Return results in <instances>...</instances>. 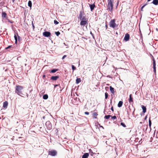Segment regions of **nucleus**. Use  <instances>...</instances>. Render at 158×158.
<instances>
[{
    "instance_id": "nucleus-39",
    "label": "nucleus",
    "mask_w": 158,
    "mask_h": 158,
    "mask_svg": "<svg viewBox=\"0 0 158 158\" xmlns=\"http://www.w3.org/2000/svg\"><path fill=\"white\" fill-rule=\"evenodd\" d=\"M85 114L87 115H89V112H85Z\"/></svg>"
},
{
    "instance_id": "nucleus-42",
    "label": "nucleus",
    "mask_w": 158,
    "mask_h": 158,
    "mask_svg": "<svg viewBox=\"0 0 158 158\" xmlns=\"http://www.w3.org/2000/svg\"><path fill=\"white\" fill-rule=\"evenodd\" d=\"M90 34L91 35L93 36V34L92 33L91 31H90Z\"/></svg>"
},
{
    "instance_id": "nucleus-15",
    "label": "nucleus",
    "mask_w": 158,
    "mask_h": 158,
    "mask_svg": "<svg viewBox=\"0 0 158 158\" xmlns=\"http://www.w3.org/2000/svg\"><path fill=\"white\" fill-rule=\"evenodd\" d=\"M110 89L111 93L113 94H114L115 91H114V89L111 86H110Z\"/></svg>"
},
{
    "instance_id": "nucleus-16",
    "label": "nucleus",
    "mask_w": 158,
    "mask_h": 158,
    "mask_svg": "<svg viewBox=\"0 0 158 158\" xmlns=\"http://www.w3.org/2000/svg\"><path fill=\"white\" fill-rule=\"evenodd\" d=\"M152 3L156 5H158V0H153Z\"/></svg>"
},
{
    "instance_id": "nucleus-36",
    "label": "nucleus",
    "mask_w": 158,
    "mask_h": 158,
    "mask_svg": "<svg viewBox=\"0 0 158 158\" xmlns=\"http://www.w3.org/2000/svg\"><path fill=\"white\" fill-rule=\"evenodd\" d=\"M7 21H8V22H10L11 23H13V22L10 20H9V19H7Z\"/></svg>"
},
{
    "instance_id": "nucleus-28",
    "label": "nucleus",
    "mask_w": 158,
    "mask_h": 158,
    "mask_svg": "<svg viewBox=\"0 0 158 158\" xmlns=\"http://www.w3.org/2000/svg\"><path fill=\"white\" fill-rule=\"evenodd\" d=\"M108 97V94L107 92L105 93V99H107Z\"/></svg>"
},
{
    "instance_id": "nucleus-8",
    "label": "nucleus",
    "mask_w": 158,
    "mask_h": 158,
    "mask_svg": "<svg viewBox=\"0 0 158 158\" xmlns=\"http://www.w3.org/2000/svg\"><path fill=\"white\" fill-rule=\"evenodd\" d=\"M88 24L87 20H82L80 22V25L81 26H85Z\"/></svg>"
},
{
    "instance_id": "nucleus-12",
    "label": "nucleus",
    "mask_w": 158,
    "mask_h": 158,
    "mask_svg": "<svg viewBox=\"0 0 158 158\" xmlns=\"http://www.w3.org/2000/svg\"><path fill=\"white\" fill-rule=\"evenodd\" d=\"M59 77L58 76H53L51 77V79L53 80L56 81L57 80Z\"/></svg>"
},
{
    "instance_id": "nucleus-48",
    "label": "nucleus",
    "mask_w": 158,
    "mask_h": 158,
    "mask_svg": "<svg viewBox=\"0 0 158 158\" xmlns=\"http://www.w3.org/2000/svg\"><path fill=\"white\" fill-rule=\"evenodd\" d=\"M58 86V85H55V87H56V86Z\"/></svg>"
},
{
    "instance_id": "nucleus-5",
    "label": "nucleus",
    "mask_w": 158,
    "mask_h": 158,
    "mask_svg": "<svg viewBox=\"0 0 158 158\" xmlns=\"http://www.w3.org/2000/svg\"><path fill=\"white\" fill-rule=\"evenodd\" d=\"M48 154L49 155L52 156H55L57 155V152L55 150H52L50 151H49Z\"/></svg>"
},
{
    "instance_id": "nucleus-40",
    "label": "nucleus",
    "mask_w": 158,
    "mask_h": 158,
    "mask_svg": "<svg viewBox=\"0 0 158 158\" xmlns=\"http://www.w3.org/2000/svg\"><path fill=\"white\" fill-rule=\"evenodd\" d=\"M66 57V55H64V56H63V57H62V59H64V58L65 57Z\"/></svg>"
},
{
    "instance_id": "nucleus-35",
    "label": "nucleus",
    "mask_w": 158,
    "mask_h": 158,
    "mask_svg": "<svg viewBox=\"0 0 158 158\" xmlns=\"http://www.w3.org/2000/svg\"><path fill=\"white\" fill-rule=\"evenodd\" d=\"M111 118L112 119H115L116 118V117L115 116H113Z\"/></svg>"
},
{
    "instance_id": "nucleus-1",
    "label": "nucleus",
    "mask_w": 158,
    "mask_h": 158,
    "mask_svg": "<svg viewBox=\"0 0 158 158\" xmlns=\"http://www.w3.org/2000/svg\"><path fill=\"white\" fill-rule=\"evenodd\" d=\"M23 88V87L20 85H17L15 87V92L18 95L22 96L21 94H23L22 90Z\"/></svg>"
},
{
    "instance_id": "nucleus-52",
    "label": "nucleus",
    "mask_w": 158,
    "mask_h": 158,
    "mask_svg": "<svg viewBox=\"0 0 158 158\" xmlns=\"http://www.w3.org/2000/svg\"><path fill=\"white\" fill-rule=\"evenodd\" d=\"M33 27H34V26L33 25Z\"/></svg>"
},
{
    "instance_id": "nucleus-19",
    "label": "nucleus",
    "mask_w": 158,
    "mask_h": 158,
    "mask_svg": "<svg viewBox=\"0 0 158 158\" xmlns=\"http://www.w3.org/2000/svg\"><path fill=\"white\" fill-rule=\"evenodd\" d=\"M7 14L6 13L4 12H2V17L3 18H6V17Z\"/></svg>"
},
{
    "instance_id": "nucleus-44",
    "label": "nucleus",
    "mask_w": 158,
    "mask_h": 158,
    "mask_svg": "<svg viewBox=\"0 0 158 158\" xmlns=\"http://www.w3.org/2000/svg\"><path fill=\"white\" fill-rule=\"evenodd\" d=\"M42 118H43V119H45V116H43V117H42Z\"/></svg>"
},
{
    "instance_id": "nucleus-14",
    "label": "nucleus",
    "mask_w": 158,
    "mask_h": 158,
    "mask_svg": "<svg viewBox=\"0 0 158 158\" xmlns=\"http://www.w3.org/2000/svg\"><path fill=\"white\" fill-rule=\"evenodd\" d=\"M128 101L130 103H131L132 102H133V98L132 97L131 94H130L129 96V98Z\"/></svg>"
},
{
    "instance_id": "nucleus-23",
    "label": "nucleus",
    "mask_w": 158,
    "mask_h": 158,
    "mask_svg": "<svg viewBox=\"0 0 158 158\" xmlns=\"http://www.w3.org/2000/svg\"><path fill=\"white\" fill-rule=\"evenodd\" d=\"M48 98V96L47 94H44L43 96V98L44 99H47Z\"/></svg>"
},
{
    "instance_id": "nucleus-22",
    "label": "nucleus",
    "mask_w": 158,
    "mask_h": 158,
    "mask_svg": "<svg viewBox=\"0 0 158 158\" xmlns=\"http://www.w3.org/2000/svg\"><path fill=\"white\" fill-rule=\"evenodd\" d=\"M81 82V79L80 78H77L76 80V83L78 84Z\"/></svg>"
},
{
    "instance_id": "nucleus-32",
    "label": "nucleus",
    "mask_w": 158,
    "mask_h": 158,
    "mask_svg": "<svg viewBox=\"0 0 158 158\" xmlns=\"http://www.w3.org/2000/svg\"><path fill=\"white\" fill-rule=\"evenodd\" d=\"M151 124H152L151 121L150 119H149V125L150 127H151Z\"/></svg>"
},
{
    "instance_id": "nucleus-30",
    "label": "nucleus",
    "mask_w": 158,
    "mask_h": 158,
    "mask_svg": "<svg viewBox=\"0 0 158 158\" xmlns=\"http://www.w3.org/2000/svg\"><path fill=\"white\" fill-rule=\"evenodd\" d=\"M55 34L57 36H58L60 34V33L59 31H57L55 32Z\"/></svg>"
},
{
    "instance_id": "nucleus-20",
    "label": "nucleus",
    "mask_w": 158,
    "mask_h": 158,
    "mask_svg": "<svg viewBox=\"0 0 158 158\" xmlns=\"http://www.w3.org/2000/svg\"><path fill=\"white\" fill-rule=\"evenodd\" d=\"M123 102L122 101H120L118 104V107H121L123 105Z\"/></svg>"
},
{
    "instance_id": "nucleus-9",
    "label": "nucleus",
    "mask_w": 158,
    "mask_h": 158,
    "mask_svg": "<svg viewBox=\"0 0 158 158\" xmlns=\"http://www.w3.org/2000/svg\"><path fill=\"white\" fill-rule=\"evenodd\" d=\"M153 71L155 73H156V61L154 59L153 60Z\"/></svg>"
},
{
    "instance_id": "nucleus-37",
    "label": "nucleus",
    "mask_w": 158,
    "mask_h": 158,
    "mask_svg": "<svg viewBox=\"0 0 158 158\" xmlns=\"http://www.w3.org/2000/svg\"><path fill=\"white\" fill-rule=\"evenodd\" d=\"M146 5V4H145L141 8V11H142L143 10V8L144 7V6Z\"/></svg>"
},
{
    "instance_id": "nucleus-46",
    "label": "nucleus",
    "mask_w": 158,
    "mask_h": 158,
    "mask_svg": "<svg viewBox=\"0 0 158 158\" xmlns=\"http://www.w3.org/2000/svg\"><path fill=\"white\" fill-rule=\"evenodd\" d=\"M27 94V97H28V95L27 94Z\"/></svg>"
},
{
    "instance_id": "nucleus-3",
    "label": "nucleus",
    "mask_w": 158,
    "mask_h": 158,
    "mask_svg": "<svg viewBox=\"0 0 158 158\" xmlns=\"http://www.w3.org/2000/svg\"><path fill=\"white\" fill-rule=\"evenodd\" d=\"M110 26V27L114 28L115 27L116 24L115 23V20L114 19L111 20L109 23Z\"/></svg>"
},
{
    "instance_id": "nucleus-13",
    "label": "nucleus",
    "mask_w": 158,
    "mask_h": 158,
    "mask_svg": "<svg viewBox=\"0 0 158 158\" xmlns=\"http://www.w3.org/2000/svg\"><path fill=\"white\" fill-rule=\"evenodd\" d=\"M89 156V154L88 153H85L83 155L82 158H87Z\"/></svg>"
},
{
    "instance_id": "nucleus-11",
    "label": "nucleus",
    "mask_w": 158,
    "mask_h": 158,
    "mask_svg": "<svg viewBox=\"0 0 158 158\" xmlns=\"http://www.w3.org/2000/svg\"><path fill=\"white\" fill-rule=\"evenodd\" d=\"M90 6V10L91 11H92L94 9V8L95 7V5L93 4H89Z\"/></svg>"
},
{
    "instance_id": "nucleus-7",
    "label": "nucleus",
    "mask_w": 158,
    "mask_h": 158,
    "mask_svg": "<svg viewBox=\"0 0 158 158\" xmlns=\"http://www.w3.org/2000/svg\"><path fill=\"white\" fill-rule=\"evenodd\" d=\"M129 38L130 36L129 34L128 33H127L125 35L124 40L126 41H128L129 39Z\"/></svg>"
},
{
    "instance_id": "nucleus-50",
    "label": "nucleus",
    "mask_w": 158,
    "mask_h": 158,
    "mask_svg": "<svg viewBox=\"0 0 158 158\" xmlns=\"http://www.w3.org/2000/svg\"><path fill=\"white\" fill-rule=\"evenodd\" d=\"M156 30H158V29L157 28H156Z\"/></svg>"
},
{
    "instance_id": "nucleus-10",
    "label": "nucleus",
    "mask_w": 158,
    "mask_h": 158,
    "mask_svg": "<svg viewBox=\"0 0 158 158\" xmlns=\"http://www.w3.org/2000/svg\"><path fill=\"white\" fill-rule=\"evenodd\" d=\"M84 15V13L83 11H81L80 12V14L79 15V17L78 18L80 19H81V18L84 16L83 15Z\"/></svg>"
},
{
    "instance_id": "nucleus-34",
    "label": "nucleus",
    "mask_w": 158,
    "mask_h": 158,
    "mask_svg": "<svg viewBox=\"0 0 158 158\" xmlns=\"http://www.w3.org/2000/svg\"><path fill=\"white\" fill-rule=\"evenodd\" d=\"M12 47V45L9 46L8 47H7L6 48H5V49H8L9 48H11Z\"/></svg>"
},
{
    "instance_id": "nucleus-49",
    "label": "nucleus",
    "mask_w": 158,
    "mask_h": 158,
    "mask_svg": "<svg viewBox=\"0 0 158 158\" xmlns=\"http://www.w3.org/2000/svg\"><path fill=\"white\" fill-rule=\"evenodd\" d=\"M147 116H146L145 117V119H146V118H147Z\"/></svg>"
},
{
    "instance_id": "nucleus-25",
    "label": "nucleus",
    "mask_w": 158,
    "mask_h": 158,
    "mask_svg": "<svg viewBox=\"0 0 158 158\" xmlns=\"http://www.w3.org/2000/svg\"><path fill=\"white\" fill-rule=\"evenodd\" d=\"M28 6L31 7L32 6V2L31 1H29L28 2Z\"/></svg>"
},
{
    "instance_id": "nucleus-31",
    "label": "nucleus",
    "mask_w": 158,
    "mask_h": 158,
    "mask_svg": "<svg viewBox=\"0 0 158 158\" xmlns=\"http://www.w3.org/2000/svg\"><path fill=\"white\" fill-rule=\"evenodd\" d=\"M121 125L123 126V127H126V125L124 123H121Z\"/></svg>"
},
{
    "instance_id": "nucleus-4",
    "label": "nucleus",
    "mask_w": 158,
    "mask_h": 158,
    "mask_svg": "<svg viewBox=\"0 0 158 158\" xmlns=\"http://www.w3.org/2000/svg\"><path fill=\"white\" fill-rule=\"evenodd\" d=\"M45 125L48 130H50L52 128V125L50 122L48 121L46 122Z\"/></svg>"
},
{
    "instance_id": "nucleus-18",
    "label": "nucleus",
    "mask_w": 158,
    "mask_h": 158,
    "mask_svg": "<svg viewBox=\"0 0 158 158\" xmlns=\"http://www.w3.org/2000/svg\"><path fill=\"white\" fill-rule=\"evenodd\" d=\"M8 103L7 102H4L3 103V107L4 108H6V107H7L8 106Z\"/></svg>"
},
{
    "instance_id": "nucleus-24",
    "label": "nucleus",
    "mask_w": 158,
    "mask_h": 158,
    "mask_svg": "<svg viewBox=\"0 0 158 158\" xmlns=\"http://www.w3.org/2000/svg\"><path fill=\"white\" fill-rule=\"evenodd\" d=\"M98 114L96 112H94L93 113V115L94 118H96L97 116L98 115Z\"/></svg>"
},
{
    "instance_id": "nucleus-27",
    "label": "nucleus",
    "mask_w": 158,
    "mask_h": 158,
    "mask_svg": "<svg viewBox=\"0 0 158 158\" xmlns=\"http://www.w3.org/2000/svg\"><path fill=\"white\" fill-rule=\"evenodd\" d=\"M80 20H81V21L82 20H86V18L85 17V16H83L82 18L81 19H80Z\"/></svg>"
},
{
    "instance_id": "nucleus-41",
    "label": "nucleus",
    "mask_w": 158,
    "mask_h": 158,
    "mask_svg": "<svg viewBox=\"0 0 158 158\" xmlns=\"http://www.w3.org/2000/svg\"><path fill=\"white\" fill-rule=\"evenodd\" d=\"M111 110L112 111H114V109H113V107L112 106L111 108Z\"/></svg>"
},
{
    "instance_id": "nucleus-33",
    "label": "nucleus",
    "mask_w": 158,
    "mask_h": 158,
    "mask_svg": "<svg viewBox=\"0 0 158 158\" xmlns=\"http://www.w3.org/2000/svg\"><path fill=\"white\" fill-rule=\"evenodd\" d=\"M54 24H55L56 25V24H58V23H59L57 22V21H56V20H54Z\"/></svg>"
},
{
    "instance_id": "nucleus-26",
    "label": "nucleus",
    "mask_w": 158,
    "mask_h": 158,
    "mask_svg": "<svg viewBox=\"0 0 158 158\" xmlns=\"http://www.w3.org/2000/svg\"><path fill=\"white\" fill-rule=\"evenodd\" d=\"M110 117H111V116L110 115H106L104 118L106 119H108Z\"/></svg>"
},
{
    "instance_id": "nucleus-43",
    "label": "nucleus",
    "mask_w": 158,
    "mask_h": 158,
    "mask_svg": "<svg viewBox=\"0 0 158 158\" xmlns=\"http://www.w3.org/2000/svg\"><path fill=\"white\" fill-rule=\"evenodd\" d=\"M107 27H108V26H107V24H106V29H107Z\"/></svg>"
},
{
    "instance_id": "nucleus-29",
    "label": "nucleus",
    "mask_w": 158,
    "mask_h": 158,
    "mask_svg": "<svg viewBox=\"0 0 158 158\" xmlns=\"http://www.w3.org/2000/svg\"><path fill=\"white\" fill-rule=\"evenodd\" d=\"M72 69L73 70H74L76 69V67H75L73 65H72Z\"/></svg>"
},
{
    "instance_id": "nucleus-2",
    "label": "nucleus",
    "mask_w": 158,
    "mask_h": 158,
    "mask_svg": "<svg viewBox=\"0 0 158 158\" xmlns=\"http://www.w3.org/2000/svg\"><path fill=\"white\" fill-rule=\"evenodd\" d=\"M114 0H108V8L109 10L111 11L113 7V2Z\"/></svg>"
},
{
    "instance_id": "nucleus-6",
    "label": "nucleus",
    "mask_w": 158,
    "mask_h": 158,
    "mask_svg": "<svg viewBox=\"0 0 158 158\" xmlns=\"http://www.w3.org/2000/svg\"><path fill=\"white\" fill-rule=\"evenodd\" d=\"M51 35V33L48 31H44L43 33V35L46 37H48Z\"/></svg>"
},
{
    "instance_id": "nucleus-21",
    "label": "nucleus",
    "mask_w": 158,
    "mask_h": 158,
    "mask_svg": "<svg viewBox=\"0 0 158 158\" xmlns=\"http://www.w3.org/2000/svg\"><path fill=\"white\" fill-rule=\"evenodd\" d=\"M58 69H53L51 70V71L50 72V73H54L57 71L58 70Z\"/></svg>"
},
{
    "instance_id": "nucleus-17",
    "label": "nucleus",
    "mask_w": 158,
    "mask_h": 158,
    "mask_svg": "<svg viewBox=\"0 0 158 158\" xmlns=\"http://www.w3.org/2000/svg\"><path fill=\"white\" fill-rule=\"evenodd\" d=\"M142 108L143 110V113H145L146 111V108L144 106L142 105Z\"/></svg>"
},
{
    "instance_id": "nucleus-45",
    "label": "nucleus",
    "mask_w": 158,
    "mask_h": 158,
    "mask_svg": "<svg viewBox=\"0 0 158 158\" xmlns=\"http://www.w3.org/2000/svg\"><path fill=\"white\" fill-rule=\"evenodd\" d=\"M17 40H15V43L17 44Z\"/></svg>"
},
{
    "instance_id": "nucleus-47",
    "label": "nucleus",
    "mask_w": 158,
    "mask_h": 158,
    "mask_svg": "<svg viewBox=\"0 0 158 158\" xmlns=\"http://www.w3.org/2000/svg\"><path fill=\"white\" fill-rule=\"evenodd\" d=\"M45 77V75H44L43 76V77Z\"/></svg>"
},
{
    "instance_id": "nucleus-38",
    "label": "nucleus",
    "mask_w": 158,
    "mask_h": 158,
    "mask_svg": "<svg viewBox=\"0 0 158 158\" xmlns=\"http://www.w3.org/2000/svg\"><path fill=\"white\" fill-rule=\"evenodd\" d=\"M14 38L15 40H17V38L15 35H14Z\"/></svg>"
},
{
    "instance_id": "nucleus-51",
    "label": "nucleus",
    "mask_w": 158,
    "mask_h": 158,
    "mask_svg": "<svg viewBox=\"0 0 158 158\" xmlns=\"http://www.w3.org/2000/svg\"><path fill=\"white\" fill-rule=\"evenodd\" d=\"M101 127H102L103 128V127L102 126H101Z\"/></svg>"
}]
</instances>
